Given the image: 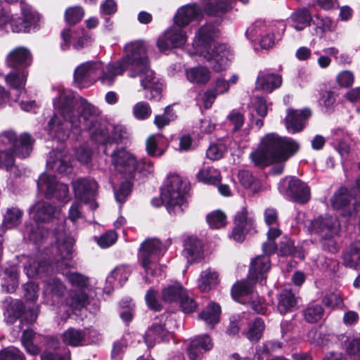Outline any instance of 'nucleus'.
I'll use <instances>...</instances> for the list:
<instances>
[{
  "label": "nucleus",
  "mask_w": 360,
  "mask_h": 360,
  "mask_svg": "<svg viewBox=\"0 0 360 360\" xmlns=\"http://www.w3.org/2000/svg\"><path fill=\"white\" fill-rule=\"evenodd\" d=\"M66 219L54 229L56 244L50 250H46L43 260L38 257H30L24 270L28 278L38 276L46 278L44 281V297L46 303L55 305L60 302L65 294L66 288L61 281L52 277L53 269L65 274L68 281L77 289L69 292L65 303L61 304L56 311L60 319L65 321L75 310H80L89 304V296L84 289L89 285V279L77 272L67 271L63 269L71 266L74 238L65 229Z\"/></svg>",
  "instance_id": "nucleus-1"
},
{
  "label": "nucleus",
  "mask_w": 360,
  "mask_h": 360,
  "mask_svg": "<svg viewBox=\"0 0 360 360\" xmlns=\"http://www.w3.org/2000/svg\"><path fill=\"white\" fill-rule=\"evenodd\" d=\"M56 110L47 126L51 139L58 142H65L70 136V128L77 135L82 130H87L93 141H104L106 136L105 124L98 122L101 112L86 99L78 96L73 91L60 86L53 99Z\"/></svg>",
  "instance_id": "nucleus-2"
},
{
  "label": "nucleus",
  "mask_w": 360,
  "mask_h": 360,
  "mask_svg": "<svg viewBox=\"0 0 360 360\" xmlns=\"http://www.w3.org/2000/svg\"><path fill=\"white\" fill-rule=\"evenodd\" d=\"M128 68L135 72L131 73L130 77L140 75L141 84L146 90L145 97L148 99L159 100L163 85L150 69L146 46L141 41H131L125 45L122 60L107 65L106 72L101 78L102 83L106 85L112 84L115 77L122 75Z\"/></svg>",
  "instance_id": "nucleus-3"
},
{
  "label": "nucleus",
  "mask_w": 360,
  "mask_h": 360,
  "mask_svg": "<svg viewBox=\"0 0 360 360\" xmlns=\"http://www.w3.org/2000/svg\"><path fill=\"white\" fill-rule=\"evenodd\" d=\"M299 149V144L288 137H281L275 133L267 134L260 142L257 150L250 157L254 164L265 167L278 162L271 169L273 174H281L284 168L283 162L295 154Z\"/></svg>",
  "instance_id": "nucleus-4"
},
{
  "label": "nucleus",
  "mask_w": 360,
  "mask_h": 360,
  "mask_svg": "<svg viewBox=\"0 0 360 360\" xmlns=\"http://www.w3.org/2000/svg\"><path fill=\"white\" fill-rule=\"evenodd\" d=\"M219 35V30L212 23H206L198 29L193 41V54L202 56L214 72H221L228 68L233 53L230 48L219 44L210 51L212 43Z\"/></svg>",
  "instance_id": "nucleus-5"
},
{
  "label": "nucleus",
  "mask_w": 360,
  "mask_h": 360,
  "mask_svg": "<svg viewBox=\"0 0 360 360\" xmlns=\"http://www.w3.org/2000/svg\"><path fill=\"white\" fill-rule=\"evenodd\" d=\"M171 243L170 238L164 244L157 238H148L141 243L139 252V260L145 271L146 283H152L155 280L159 281L165 276V267L160 265L158 262Z\"/></svg>",
  "instance_id": "nucleus-6"
},
{
  "label": "nucleus",
  "mask_w": 360,
  "mask_h": 360,
  "mask_svg": "<svg viewBox=\"0 0 360 360\" xmlns=\"http://www.w3.org/2000/svg\"><path fill=\"white\" fill-rule=\"evenodd\" d=\"M188 188L177 174L167 177L161 190L160 198H153L151 204L160 207L164 204L171 215L181 214L188 207Z\"/></svg>",
  "instance_id": "nucleus-7"
},
{
  "label": "nucleus",
  "mask_w": 360,
  "mask_h": 360,
  "mask_svg": "<svg viewBox=\"0 0 360 360\" xmlns=\"http://www.w3.org/2000/svg\"><path fill=\"white\" fill-rule=\"evenodd\" d=\"M202 6L191 3L179 8L174 22L183 27L188 26L193 21L200 20L205 14L212 17H221L230 9V4L225 0H201Z\"/></svg>",
  "instance_id": "nucleus-8"
},
{
  "label": "nucleus",
  "mask_w": 360,
  "mask_h": 360,
  "mask_svg": "<svg viewBox=\"0 0 360 360\" xmlns=\"http://www.w3.org/2000/svg\"><path fill=\"white\" fill-rule=\"evenodd\" d=\"M22 18L11 14L9 8L0 3V29L8 32L29 33L37 29L40 16L38 12L24 1H20Z\"/></svg>",
  "instance_id": "nucleus-9"
},
{
  "label": "nucleus",
  "mask_w": 360,
  "mask_h": 360,
  "mask_svg": "<svg viewBox=\"0 0 360 360\" xmlns=\"http://www.w3.org/2000/svg\"><path fill=\"white\" fill-rule=\"evenodd\" d=\"M309 233L319 238L324 250L335 253L339 249L338 238L340 236V226L336 217L328 214L315 217L305 224Z\"/></svg>",
  "instance_id": "nucleus-10"
},
{
  "label": "nucleus",
  "mask_w": 360,
  "mask_h": 360,
  "mask_svg": "<svg viewBox=\"0 0 360 360\" xmlns=\"http://www.w3.org/2000/svg\"><path fill=\"white\" fill-rule=\"evenodd\" d=\"M29 214L34 220V224H25L22 231L25 238H28L35 244L41 243L46 236L48 231L45 229L39 222L46 221L50 219H58V213L56 207L48 202L38 201L29 209Z\"/></svg>",
  "instance_id": "nucleus-11"
},
{
  "label": "nucleus",
  "mask_w": 360,
  "mask_h": 360,
  "mask_svg": "<svg viewBox=\"0 0 360 360\" xmlns=\"http://www.w3.org/2000/svg\"><path fill=\"white\" fill-rule=\"evenodd\" d=\"M34 139L27 133L17 136L13 130H6L0 133V148L8 149L16 157L24 159L29 157L32 151Z\"/></svg>",
  "instance_id": "nucleus-12"
},
{
  "label": "nucleus",
  "mask_w": 360,
  "mask_h": 360,
  "mask_svg": "<svg viewBox=\"0 0 360 360\" xmlns=\"http://www.w3.org/2000/svg\"><path fill=\"white\" fill-rule=\"evenodd\" d=\"M64 345L72 347L96 345L101 342V333L93 327L83 329L70 327L61 334Z\"/></svg>",
  "instance_id": "nucleus-13"
},
{
  "label": "nucleus",
  "mask_w": 360,
  "mask_h": 360,
  "mask_svg": "<svg viewBox=\"0 0 360 360\" xmlns=\"http://www.w3.org/2000/svg\"><path fill=\"white\" fill-rule=\"evenodd\" d=\"M330 202L333 207L340 211L342 216L351 217L360 207V195L356 193L354 189L341 187L331 197Z\"/></svg>",
  "instance_id": "nucleus-14"
},
{
  "label": "nucleus",
  "mask_w": 360,
  "mask_h": 360,
  "mask_svg": "<svg viewBox=\"0 0 360 360\" xmlns=\"http://www.w3.org/2000/svg\"><path fill=\"white\" fill-rule=\"evenodd\" d=\"M113 169L124 178L132 179L138 169V160L125 148H116L110 155Z\"/></svg>",
  "instance_id": "nucleus-15"
},
{
  "label": "nucleus",
  "mask_w": 360,
  "mask_h": 360,
  "mask_svg": "<svg viewBox=\"0 0 360 360\" xmlns=\"http://www.w3.org/2000/svg\"><path fill=\"white\" fill-rule=\"evenodd\" d=\"M100 61H87L78 65L74 71V82L79 89L88 88L99 78L102 82L104 72Z\"/></svg>",
  "instance_id": "nucleus-16"
},
{
  "label": "nucleus",
  "mask_w": 360,
  "mask_h": 360,
  "mask_svg": "<svg viewBox=\"0 0 360 360\" xmlns=\"http://www.w3.org/2000/svg\"><path fill=\"white\" fill-rule=\"evenodd\" d=\"M38 189L45 192L47 198H56L60 201L69 200V188L67 184L56 181V177L46 173L42 174L38 179Z\"/></svg>",
  "instance_id": "nucleus-17"
},
{
  "label": "nucleus",
  "mask_w": 360,
  "mask_h": 360,
  "mask_svg": "<svg viewBox=\"0 0 360 360\" xmlns=\"http://www.w3.org/2000/svg\"><path fill=\"white\" fill-rule=\"evenodd\" d=\"M279 192L298 203H305L310 199L309 186L300 179L292 177L288 182L285 179L280 181L278 187Z\"/></svg>",
  "instance_id": "nucleus-18"
},
{
  "label": "nucleus",
  "mask_w": 360,
  "mask_h": 360,
  "mask_svg": "<svg viewBox=\"0 0 360 360\" xmlns=\"http://www.w3.org/2000/svg\"><path fill=\"white\" fill-rule=\"evenodd\" d=\"M185 27L179 26L174 22V25L168 27L157 41V46L160 51H165L172 48L184 46L187 41V34L184 30Z\"/></svg>",
  "instance_id": "nucleus-19"
},
{
  "label": "nucleus",
  "mask_w": 360,
  "mask_h": 360,
  "mask_svg": "<svg viewBox=\"0 0 360 360\" xmlns=\"http://www.w3.org/2000/svg\"><path fill=\"white\" fill-rule=\"evenodd\" d=\"M238 75L233 74L226 80L223 76H219L213 81L212 86L202 96L204 106L206 109L211 108L216 98L229 92L230 87L238 82Z\"/></svg>",
  "instance_id": "nucleus-20"
},
{
  "label": "nucleus",
  "mask_w": 360,
  "mask_h": 360,
  "mask_svg": "<svg viewBox=\"0 0 360 360\" xmlns=\"http://www.w3.org/2000/svg\"><path fill=\"white\" fill-rule=\"evenodd\" d=\"M75 196L84 203L89 204L91 210L98 207L95 201L98 189L97 182L91 178L79 179L72 184Z\"/></svg>",
  "instance_id": "nucleus-21"
},
{
  "label": "nucleus",
  "mask_w": 360,
  "mask_h": 360,
  "mask_svg": "<svg viewBox=\"0 0 360 360\" xmlns=\"http://www.w3.org/2000/svg\"><path fill=\"white\" fill-rule=\"evenodd\" d=\"M286 24L283 20L269 22L257 20L247 29L245 36L252 43H254L268 31L278 32L277 36L280 38L281 34H284Z\"/></svg>",
  "instance_id": "nucleus-22"
},
{
  "label": "nucleus",
  "mask_w": 360,
  "mask_h": 360,
  "mask_svg": "<svg viewBox=\"0 0 360 360\" xmlns=\"http://www.w3.org/2000/svg\"><path fill=\"white\" fill-rule=\"evenodd\" d=\"M71 161V155L65 148L53 150L47 158L46 168L58 174H67L72 171Z\"/></svg>",
  "instance_id": "nucleus-23"
},
{
  "label": "nucleus",
  "mask_w": 360,
  "mask_h": 360,
  "mask_svg": "<svg viewBox=\"0 0 360 360\" xmlns=\"http://www.w3.org/2000/svg\"><path fill=\"white\" fill-rule=\"evenodd\" d=\"M167 319L165 315L155 319L152 326L148 328L145 335V342L148 347H153L156 343L167 341L171 333L167 328Z\"/></svg>",
  "instance_id": "nucleus-24"
},
{
  "label": "nucleus",
  "mask_w": 360,
  "mask_h": 360,
  "mask_svg": "<svg viewBox=\"0 0 360 360\" xmlns=\"http://www.w3.org/2000/svg\"><path fill=\"white\" fill-rule=\"evenodd\" d=\"M235 226L230 236L236 242H243L245 233L254 229V216L243 207L235 216Z\"/></svg>",
  "instance_id": "nucleus-25"
},
{
  "label": "nucleus",
  "mask_w": 360,
  "mask_h": 360,
  "mask_svg": "<svg viewBox=\"0 0 360 360\" xmlns=\"http://www.w3.org/2000/svg\"><path fill=\"white\" fill-rule=\"evenodd\" d=\"M32 60L30 51L24 46H19L7 55L6 65L13 70H27V68L31 65Z\"/></svg>",
  "instance_id": "nucleus-26"
},
{
  "label": "nucleus",
  "mask_w": 360,
  "mask_h": 360,
  "mask_svg": "<svg viewBox=\"0 0 360 360\" xmlns=\"http://www.w3.org/2000/svg\"><path fill=\"white\" fill-rule=\"evenodd\" d=\"M271 268L270 259L266 255L256 257L251 262L248 277L261 285H264L266 280V274Z\"/></svg>",
  "instance_id": "nucleus-27"
},
{
  "label": "nucleus",
  "mask_w": 360,
  "mask_h": 360,
  "mask_svg": "<svg viewBox=\"0 0 360 360\" xmlns=\"http://www.w3.org/2000/svg\"><path fill=\"white\" fill-rule=\"evenodd\" d=\"M213 347V342L208 335L195 336L191 341L187 348V355L190 360H200L203 353L211 350Z\"/></svg>",
  "instance_id": "nucleus-28"
},
{
  "label": "nucleus",
  "mask_w": 360,
  "mask_h": 360,
  "mask_svg": "<svg viewBox=\"0 0 360 360\" xmlns=\"http://www.w3.org/2000/svg\"><path fill=\"white\" fill-rule=\"evenodd\" d=\"M311 115L309 109H288L285 120L286 129L288 132L295 134L301 131L305 127L307 119Z\"/></svg>",
  "instance_id": "nucleus-29"
},
{
  "label": "nucleus",
  "mask_w": 360,
  "mask_h": 360,
  "mask_svg": "<svg viewBox=\"0 0 360 360\" xmlns=\"http://www.w3.org/2000/svg\"><path fill=\"white\" fill-rule=\"evenodd\" d=\"M256 282L253 280L240 281L236 282L231 288L232 297L237 302L245 303L250 299H252L256 292H254V286Z\"/></svg>",
  "instance_id": "nucleus-30"
},
{
  "label": "nucleus",
  "mask_w": 360,
  "mask_h": 360,
  "mask_svg": "<svg viewBox=\"0 0 360 360\" xmlns=\"http://www.w3.org/2000/svg\"><path fill=\"white\" fill-rule=\"evenodd\" d=\"M4 320L7 324L11 325L17 321L23 311V303L18 300H14L11 297H6L3 301Z\"/></svg>",
  "instance_id": "nucleus-31"
},
{
  "label": "nucleus",
  "mask_w": 360,
  "mask_h": 360,
  "mask_svg": "<svg viewBox=\"0 0 360 360\" xmlns=\"http://www.w3.org/2000/svg\"><path fill=\"white\" fill-rule=\"evenodd\" d=\"M268 109L269 106L264 98L255 97L250 106L249 117L251 124H255L260 129L264 124L262 118L266 116Z\"/></svg>",
  "instance_id": "nucleus-32"
},
{
  "label": "nucleus",
  "mask_w": 360,
  "mask_h": 360,
  "mask_svg": "<svg viewBox=\"0 0 360 360\" xmlns=\"http://www.w3.org/2000/svg\"><path fill=\"white\" fill-rule=\"evenodd\" d=\"M282 84L281 75L269 71H260L256 80V89L266 93H271Z\"/></svg>",
  "instance_id": "nucleus-33"
},
{
  "label": "nucleus",
  "mask_w": 360,
  "mask_h": 360,
  "mask_svg": "<svg viewBox=\"0 0 360 360\" xmlns=\"http://www.w3.org/2000/svg\"><path fill=\"white\" fill-rule=\"evenodd\" d=\"M342 264L352 269H360V241L356 240L342 253Z\"/></svg>",
  "instance_id": "nucleus-34"
},
{
  "label": "nucleus",
  "mask_w": 360,
  "mask_h": 360,
  "mask_svg": "<svg viewBox=\"0 0 360 360\" xmlns=\"http://www.w3.org/2000/svg\"><path fill=\"white\" fill-rule=\"evenodd\" d=\"M42 336L32 330L26 329L22 332L21 342L27 354L36 356L40 352L38 343L41 342Z\"/></svg>",
  "instance_id": "nucleus-35"
},
{
  "label": "nucleus",
  "mask_w": 360,
  "mask_h": 360,
  "mask_svg": "<svg viewBox=\"0 0 360 360\" xmlns=\"http://www.w3.org/2000/svg\"><path fill=\"white\" fill-rule=\"evenodd\" d=\"M184 255L188 262H196L202 257V244L196 237L190 236L184 243Z\"/></svg>",
  "instance_id": "nucleus-36"
},
{
  "label": "nucleus",
  "mask_w": 360,
  "mask_h": 360,
  "mask_svg": "<svg viewBox=\"0 0 360 360\" xmlns=\"http://www.w3.org/2000/svg\"><path fill=\"white\" fill-rule=\"evenodd\" d=\"M185 75L187 80L195 84H206L211 79V71L205 66L186 68Z\"/></svg>",
  "instance_id": "nucleus-37"
},
{
  "label": "nucleus",
  "mask_w": 360,
  "mask_h": 360,
  "mask_svg": "<svg viewBox=\"0 0 360 360\" xmlns=\"http://www.w3.org/2000/svg\"><path fill=\"white\" fill-rule=\"evenodd\" d=\"M106 139L104 141H94L95 143L102 145L107 146L114 142L117 143L119 141L127 137V129L122 124H105V132Z\"/></svg>",
  "instance_id": "nucleus-38"
},
{
  "label": "nucleus",
  "mask_w": 360,
  "mask_h": 360,
  "mask_svg": "<svg viewBox=\"0 0 360 360\" xmlns=\"http://www.w3.org/2000/svg\"><path fill=\"white\" fill-rule=\"evenodd\" d=\"M131 273V268L128 265H120L115 267L106 278V283L110 288L122 287L128 280Z\"/></svg>",
  "instance_id": "nucleus-39"
},
{
  "label": "nucleus",
  "mask_w": 360,
  "mask_h": 360,
  "mask_svg": "<svg viewBox=\"0 0 360 360\" xmlns=\"http://www.w3.org/2000/svg\"><path fill=\"white\" fill-rule=\"evenodd\" d=\"M288 20L290 27L297 31H302L310 25L312 16L308 9L302 8L292 13Z\"/></svg>",
  "instance_id": "nucleus-40"
},
{
  "label": "nucleus",
  "mask_w": 360,
  "mask_h": 360,
  "mask_svg": "<svg viewBox=\"0 0 360 360\" xmlns=\"http://www.w3.org/2000/svg\"><path fill=\"white\" fill-rule=\"evenodd\" d=\"M167 145V139L162 135L153 134L146 141V150L150 156L160 157L165 153Z\"/></svg>",
  "instance_id": "nucleus-41"
},
{
  "label": "nucleus",
  "mask_w": 360,
  "mask_h": 360,
  "mask_svg": "<svg viewBox=\"0 0 360 360\" xmlns=\"http://www.w3.org/2000/svg\"><path fill=\"white\" fill-rule=\"evenodd\" d=\"M297 304V300L292 290L284 288L278 296V310L281 314L292 311Z\"/></svg>",
  "instance_id": "nucleus-42"
},
{
  "label": "nucleus",
  "mask_w": 360,
  "mask_h": 360,
  "mask_svg": "<svg viewBox=\"0 0 360 360\" xmlns=\"http://www.w3.org/2000/svg\"><path fill=\"white\" fill-rule=\"evenodd\" d=\"M186 292V290L179 283H174L162 289V300L165 302H179L181 299L185 300Z\"/></svg>",
  "instance_id": "nucleus-43"
},
{
  "label": "nucleus",
  "mask_w": 360,
  "mask_h": 360,
  "mask_svg": "<svg viewBox=\"0 0 360 360\" xmlns=\"http://www.w3.org/2000/svg\"><path fill=\"white\" fill-rule=\"evenodd\" d=\"M18 274L16 266H10L4 269L3 278L5 282L1 284V286L6 292H14L18 286Z\"/></svg>",
  "instance_id": "nucleus-44"
},
{
  "label": "nucleus",
  "mask_w": 360,
  "mask_h": 360,
  "mask_svg": "<svg viewBox=\"0 0 360 360\" xmlns=\"http://www.w3.org/2000/svg\"><path fill=\"white\" fill-rule=\"evenodd\" d=\"M219 283V275L213 269H207L200 274L198 279V288L201 291L207 292L214 288Z\"/></svg>",
  "instance_id": "nucleus-45"
},
{
  "label": "nucleus",
  "mask_w": 360,
  "mask_h": 360,
  "mask_svg": "<svg viewBox=\"0 0 360 360\" xmlns=\"http://www.w3.org/2000/svg\"><path fill=\"white\" fill-rule=\"evenodd\" d=\"M27 70H13L6 76V83L22 93L27 81Z\"/></svg>",
  "instance_id": "nucleus-46"
},
{
  "label": "nucleus",
  "mask_w": 360,
  "mask_h": 360,
  "mask_svg": "<svg viewBox=\"0 0 360 360\" xmlns=\"http://www.w3.org/2000/svg\"><path fill=\"white\" fill-rule=\"evenodd\" d=\"M333 139L335 143L336 149L341 156L346 155L350 150V136L343 129H338L334 131Z\"/></svg>",
  "instance_id": "nucleus-47"
},
{
  "label": "nucleus",
  "mask_w": 360,
  "mask_h": 360,
  "mask_svg": "<svg viewBox=\"0 0 360 360\" xmlns=\"http://www.w3.org/2000/svg\"><path fill=\"white\" fill-rule=\"evenodd\" d=\"M221 314L220 306L214 302L210 303L200 314V318L207 324L213 326L219 322Z\"/></svg>",
  "instance_id": "nucleus-48"
},
{
  "label": "nucleus",
  "mask_w": 360,
  "mask_h": 360,
  "mask_svg": "<svg viewBox=\"0 0 360 360\" xmlns=\"http://www.w3.org/2000/svg\"><path fill=\"white\" fill-rule=\"evenodd\" d=\"M61 37L63 41L60 46L63 50L68 49L70 44H72V46L76 49H79L83 46V38L79 34L73 33L70 28L63 30Z\"/></svg>",
  "instance_id": "nucleus-49"
},
{
  "label": "nucleus",
  "mask_w": 360,
  "mask_h": 360,
  "mask_svg": "<svg viewBox=\"0 0 360 360\" xmlns=\"http://www.w3.org/2000/svg\"><path fill=\"white\" fill-rule=\"evenodd\" d=\"M264 330L265 324L264 320L262 318L257 317L249 324L245 336L251 342H257L261 339Z\"/></svg>",
  "instance_id": "nucleus-50"
},
{
  "label": "nucleus",
  "mask_w": 360,
  "mask_h": 360,
  "mask_svg": "<svg viewBox=\"0 0 360 360\" xmlns=\"http://www.w3.org/2000/svg\"><path fill=\"white\" fill-rule=\"evenodd\" d=\"M200 181L207 184H216L220 181V172L212 167H205L202 168L197 174Z\"/></svg>",
  "instance_id": "nucleus-51"
},
{
  "label": "nucleus",
  "mask_w": 360,
  "mask_h": 360,
  "mask_svg": "<svg viewBox=\"0 0 360 360\" xmlns=\"http://www.w3.org/2000/svg\"><path fill=\"white\" fill-rule=\"evenodd\" d=\"M323 307L316 303H311L303 310V316L308 323H314L321 320L323 316Z\"/></svg>",
  "instance_id": "nucleus-52"
},
{
  "label": "nucleus",
  "mask_w": 360,
  "mask_h": 360,
  "mask_svg": "<svg viewBox=\"0 0 360 360\" xmlns=\"http://www.w3.org/2000/svg\"><path fill=\"white\" fill-rule=\"evenodd\" d=\"M314 25L316 27L317 34H322L326 32H332L336 27V22L332 20L330 18L317 15L314 20H312Z\"/></svg>",
  "instance_id": "nucleus-53"
},
{
  "label": "nucleus",
  "mask_w": 360,
  "mask_h": 360,
  "mask_svg": "<svg viewBox=\"0 0 360 360\" xmlns=\"http://www.w3.org/2000/svg\"><path fill=\"white\" fill-rule=\"evenodd\" d=\"M226 150V144L224 139L217 140L212 143L207 150V157L212 160L221 159Z\"/></svg>",
  "instance_id": "nucleus-54"
},
{
  "label": "nucleus",
  "mask_w": 360,
  "mask_h": 360,
  "mask_svg": "<svg viewBox=\"0 0 360 360\" xmlns=\"http://www.w3.org/2000/svg\"><path fill=\"white\" fill-rule=\"evenodd\" d=\"M326 335H330L332 338H334L333 332L330 330H319L317 328H313L308 331L307 338V340L311 344L322 345L326 342V340L324 339Z\"/></svg>",
  "instance_id": "nucleus-55"
},
{
  "label": "nucleus",
  "mask_w": 360,
  "mask_h": 360,
  "mask_svg": "<svg viewBox=\"0 0 360 360\" xmlns=\"http://www.w3.org/2000/svg\"><path fill=\"white\" fill-rule=\"evenodd\" d=\"M277 33L278 32L276 31L266 32L255 43H258L263 49H271L276 41L281 40L283 36V34H281L280 38H278Z\"/></svg>",
  "instance_id": "nucleus-56"
},
{
  "label": "nucleus",
  "mask_w": 360,
  "mask_h": 360,
  "mask_svg": "<svg viewBox=\"0 0 360 360\" xmlns=\"http://www.w3.org/2000/svg\"><path fill=\"white\" fill-rule=\"evenodd\" d=\"M335 103V94L332 91H325L321 94L319 104L322 110L330 113L334 110Z\"/></svg>",
  "instance_id": "nucleus-57"
},
{
  "label": "nucleus",
  "mask_w": 360,
  "mask_h": 360,
  "mask_svg": "<svg viewBox=\"0 0 360 360\" xmlns=\"http://www.w3.org/2000/svg\"><path fill=\"white\" fill-rule=\"evenodd\" d=\"M226 217L220 210H215L207 215V221L212 229H219L224 227L226 223Z\"/></svg>",
  "instance_id": "nucleus-58"
},
{
  "label": "nucleus",
  "mask_w": 360,
  "mask_h": 360,
  "mask_svg": "<svg viewBox=\"0 0 360 360\" xmlns=\"http://www.w3.org/2000/svg\"><path fill=\"white\" fill-rule=\"evenodd\" d=\"M152 110L150 105L145 101L136 103L132 108L134 117L139 120H145L150 117Z\"/></svg>",
  "instance_id": "nucleus-59"
},
{
  "label": "nucleus",
  "mask_w": 360,
  "mask_h": 360,
  "mask_svg": "<svg viewBox=\"0 0 360 360\" xmlns=\"http://www.w3.org/2000/svg\"><path fill=\"white\" fill-rule=\"evenodd\" d=\"M227 120L233 127V133L236 136L239 130L244 124V115L237 109L232 110L227 116Z\"/></svg>",
  "instance_id": "nucleus-60"
},
{
  "label": "nucleus",
  "mask_w": 360,
  "mask_h": 360,
  "mask_svg": "<svg viewBox=\"0 0 360 360\" xmlns=\"http://www.w3.org/2000/svg\"><path fill=\"white\" fill-rule=\"evenodd\" d=\"M15 155L8 149L0 148V169L10 171L15 165Z\"/></svg>",
  "instance_id": "nucleus-61"
},
{
  "label": "nucleus",
  "mask_w": 360,
  "mask_h": 360,
  "mask_svg": "<svg viewBox=\"0 0 360 360\" xmlns=\"http://www.w3.org/2000/svg\"><path fill=\"white\" fill-rule=\"evenodd\" d=\"M84 14V10L80 6H74L66 10L65 18L68 24L75 25L79 22Z\"/></svg>",
  "instance_id": "nucleus-62"
},
{
  "label": "nucleus",
  "mask_w": 360,
  "mask_h": 360,
  "mask_svg": "<svg viewBox=\"0 0 360 360\" xmlns=\"http://www.w3.org/2000/svg\"><path fill=\"white\" fill-rule=\"evenodd\" d=\"M0 360H25V356L19 349L8 347L0 352Z\"/></svg>",
  "instance_id": "nucleus-63"
},
{
  "label": "nucleus",
  "mask_w": 360,
  "mask_h": 360,
  "mask_svg": "<svg viewBox=\"0 0 360 360\" xmlns=\"http://www.w3.org/2000/svg\"><path fill=\"white\" fill-rule=\"evenodd\" d=\"M41 360H70L69 351L60 352L56 350H45L41 355Z\"/></svg>",
  "instance_id": "nucleus-64"
}]
</instances>
